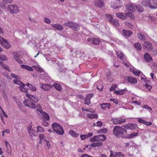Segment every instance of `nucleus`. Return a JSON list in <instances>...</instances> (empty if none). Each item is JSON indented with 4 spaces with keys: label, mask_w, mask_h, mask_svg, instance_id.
<instances>
[{
    "label": "nucleus",
    "mask_w": 157,
    "mask_h": 157,
    "mask_svg": "<svg viewBox=\"0 0 157 157\" xmlns=\"http://www.w3.org/2000/svg\"><path fill=\"white\" fill-rule=\"evenodd\" d=\"M113 134L117 138H124L127 132L125 129L120 126H116L113 128Z\"/></svg>",
    "instance_id": "obj_1"
},
{
    "label": "nucleus",
    "mask_w": 157,
    "mask_h": 157,
    "mask_svg": "<svg viewBox=\"0 0 157 157\" xmlns=\"http://www.w3.org/2000/svg\"><path fill=\"white\" fill-rule=\"evenodd\" d=\"M52 128L54 132L58 134L63 135L64 133L63 127L59 124L55 122L52 124Z\"/></svg>",
    "instance_id": "obj_2"
},
{
    "label": "nucleus",
    "mask_w": 157,
    "mask_h": 157,
    "mask_svg": "<svg viewBox=\"0 0 157 157\" xmlns=\"http://www.w3.org/2000/svg\"><path fill=\"white\" fill-rule=\"evenodd\" d=\"M63 25L65 26L69 27L76 31L78 30L80 28L78 24L72 22H66L63 24Z\"/></svg>",
    "instance_id": "obj_3"
},
{
    "label": "nucleus",
    "mask_w": 157,
    "mask_h": 157,
    "mask_svg": "<svg viewBox=\"0 0 157 157\" xmlns=\"http://www.w3.org/2000/svg\"><path fill=\"white\" fill-rule=\"evenodd\" d=\"M23 104L25 106H28L33 109H35L36 107L39 109H41V106L40 105L38 104L37 106H36V105L33 102L30 101L29 100L27 99H25L24 101Z\"/></svg>",
    "instance_id": "obj_4"
},
{
    "label": "nucleus",
    "mask_w": 157,
    "mask_h": 157,
    "mask_svg": "<svg viewBox=\"0 0 157 157\" xmlns=\"http://www.w3.org/2000/svg\"><path fill=\"white\" fill-rule=\"evenodd\" d=\"M0 43L1 45L6 49H9L10 45L7 42V41L0 36Z\"/></svg>",
    "instance_id": "obj_5"
},
{
    "label": "nucleus",
    "mask_w": 157,
    "mask_h": 157,
    "mask_svg": "<svg viewBox=\"0 0 157 157\" xmlns=\"http://www.w3.org/2000/svg\"><path fill=\"white\" fill-rule=\"evenodd\" d=\"M8 10L10 11V13H15L18 10V9L17 6L14 5H8Z\"/></svg>",
    "instance_id": "obj_6"
},
{
    "label": "nucleus",
    "mask_w": 157,
    "mask_h": 157,
    "mask_svg": "<svg viewBox=\"0 0 157 157\" xmlns=\"http://www.w3.org/2000/svg\"><path fill=\"white\" fill-rule=\"evenodd\" d=\"M94 4L97 7L101 8L105 6L104 0H96L94 1Z\"/></svg>",
    "instance_id": "obj_7"
},
{
    "label": "nucleus",
    "mask_w": 157,
    "mask_h": 157,
    "mask_svg": "<svg viewBox=\"0 0 157 157\" xmlns=\"http://www.w3.org/2000/svg\"><path fill=\"white\" fill-rule=\"evenodd\" d=\"M40 87L44 90H49L51 88H52V86L50 84H47L43 85L42 84H40Z\"/></svg>",
    "instance_id": "obj_8"
},
{
    "label": "nucleus",
    "mask_w": 157,
    "mask_h": 157,
    "mask_svg": "<svg viewBox=\"0 0 157 157\" xmlns=\"http://www.w3.org/2000/svg\"><path fill=\"white\" fill-rule=\"evenodd\" d=\"M26 96L30 100V101H31L32 102L33 101L35 103H36L39 100L37 97L36 96H34L33 95H30L28 94H26Z\"/></svg>",
    "instance_id": "obj_9"
},
{
    "label": "nucleus",
    "mask_w": 157,
    "mask_h": 157,
    "mask_svg": "<svg viewBox=\"0 0 157 157\" xmlns=\"http://www.w3.org/2000/svg\"><path fill=\"white\" fill-rule=\"evenodd\" d=\"M125 78L128 82L132 84H135L137 82V79L131 76L126 77Z\"/></svg>",
    "instance_id": "obj_10"
},
{
    "label": "nucleus",
    "mask_w": 157,
    "mask_h": 157,
    "mask_svg": "<svg viewBox=\"0 0 157 157\" xmlns=\"http://www.w3.org/2000/svg\"><path fill=\"white\" fill-rule=\"evenodd\" d=\"M93 94H88L86 95L84 100L85 104L87 105L90 104V99L93 97Z\"/></svg>",
    "instance_id": "obj_11"
},
{
    "label": "nucleus",
    "mask_w": 157,
    "mask_h": 157,
    "mask_svg": "<svg viewBox=\"0 0 157 157\" xmlns=\"http://www.w3.org/2000/svg\"><path fill=\"white\" fill-rule=\"evenodd\" d=\"M122 2H119L117 1L116 2L112 3L111 5V6L114 9H117L122 6Z\"/></svg>",
    "instance_id": "obj_12"
},
{
    "label": "nucleus",
    "mask_w": 157,
    "mask_h": 157,
    "mask_svg": "<svg viewBox=\"0 0 157 157\" xmlns=\"http://www.w3.org/2000/svg\"><path fill=\"white\" fill-rule=\"evenodd\" d=\"M116 15L117 17L121 19L125 20L127 19V18L128 15V13H116Z\"/></svg>",
    "instance_id": "obj_13"
},
{
    "label": "nucleus",
    "mask_w": 157,
    "mask_h": 157,
    "mask_svg": "<svg viewBox=\"0 0 157 157\" xmlns=\"http://www.w3.org/2000/svg\"><path fill=\"white\" fill-rule=\"evenodd\" d=\"M106 17H108L109 18H110L109 20V21L112 23L114 25L117 26L119 25L117 20L114 19L112 17L111 15L109 14H106Z\"/></svg>",
    "instance_id": "obj_14"
},
{
    "label": "nucleus",
    "mask_w": 157,
    "mask_h": 157,
    "mask_svg": "<svg viewBox=\"0 0 157 157\" xmlns=\"http://www.w3.org/2000/svg\"><path fill=\"white\" fill-rule=\"evenodd\" d=\"M143 46L144 48L148 49L149 51H150L152 48V44L148 41H146L144 43Z\"/></svg>",
    "instance_id": "obj_15"
},
{
    "label": "nucleus",
    "mask_w": 157,
    "mask_h": 157,
    "mask_svg": "<svg viewBox=\"0 0 157 157\" xmlns=\"http://www.w3.org/2000/svg\"><path fill=\"white\" fill-rule=\"evenodd\" d=\"M150 8L152 9L157 8V0H149Z\"/></svg>",
    "instance_id": "obj_16"
},
{
    "label": "nucleus",
    "mask_w": 157,
    "mask_h": 157,
    "mask_svg": "<svg viewBox=\"0 0 157 157\" xmlns=\"http://www.w3.org/2000/svg\"><path fill=\"white\" fill-rule=\"evenodd\" d=\"M37 110L39 111L44 118L46 119L47 121L49 120V116L47 113L43 111L42 110H40V109H38Z\"/></svg>",
    "instance_id": "obj_17"
},
{
    "label": "nucleus",
    "mask_w": 157,
    "mask_h": 157,
    "mask_svg": "<svg viewBox=\"0 0 157 157\" xmlns=\"http://www.w3.org/2000/svg\"><path fill=\"white\" fill-rule=\"evenodd\" d=\"M111 121H113V123L115 124H121L123 122V119L121 118L119 119L114 118L112 119Z\"/></svg>",
    "instance_id": "obj_18"
},
{
    "label": "nucleus",
    "mask_w": 157,
    "mask_h": 157,
    "mask_svg": "<svg viewBox=\"0 0 157 157\" xmlns=\"http://www.w3.org/2000/svg\"><path fill=\"white\" fill-rule=\"evenodd\" d=\"M144 57L147 62H150V61L152 60V59L150 54L147 52L144 54Z\"/></svg>",
    "instance_id": "obj_19"
},
{
    "label": "nucleus",
    "mask_w": 157,
    "mask_h": 157,
    "mask_svg": "<svg viewBox=\"0 0 157 157\" xmlns=\"http://www.w3.org/2000/svg\"><path fill=\"white\" fill-rule=\"evenodd\" d=\"M95 85H96V87L100 91L102 90L104 86L101 82L98 81L96 82Z\"/></svg>",
    "instance_id": "obj_20"
},
{
    "label": "nucleus",
    "mask_w": 157,
    "mask_h": 157,
    "mask_svg": "<svg viewBox=\"0 0 157 157\" xmlns=\"http://www.w3.org/2000/svg\"><path fill=\"white\" fill-rule=\"evenodd\" d=\"M126 7L128 11H131V12H133L135 11V9L133 5L132 4H129L127 5L126 6Z\"/></svg>",
    "instance_id": "obj_21"
},
{
    "label": "nucleus",
    "mask_w": 157,
    "mask_h": 157,
    "mask_svg": "<svg viewBox=\"0 0 157 157\" xmlns=\"http://www.w3.org/2000/svg\"><path fill=\"white\" fill-rule=\"evenodd\" d=\"M51 26L58 30H62L63 29V27L62 25L58 24H52Z\"/></svg>",
    "instance_id": "obj_22"
},
{
    "label": "nucleus",
    "mask_w": 157,
    "mask_h": 157,
    "mask_svg": "<svg viewBox=\"0 0 157 157\" xmlns=\"http://www.w3.org/2000/svg\"><path fill=\"white\" fill-rule=\"evenodd\" d=\"M138 132H134L132 133L131 134H129L128 135L126 134L124 136V138H128V139H131L133 138L135 136H138Z\"/></svg>",
    "instance_id": "obj_23"
},
{
    "label": "nucleus",
    "mask_w": 157,
    "mask_h": 157,
    "mask_svg": "<svg viewBox=\"0 0 157 157\" xmlns=\"http://www.w3.org/2000/svg\"><path fill=\"white\" fill-rule=\"evenodd\" d=\"M150 1L149 0H144L141 2L142 5L144 7L148 6L150 8Z\"/></svg>",
    "instance_id": "obj_24"
},
{
    "label": "nucleus",
    "mask_w": 157,
    "mask_h": 157,
    "mask_svg": "<svg viewBox=\"0 0 157 157\" xmlns=\"http://www.w3.org/2000/svg\"><path fill=\"white\" fill-rule=\"evenodd\" d=\"M57 90L60 91L62 90V87L61 85L59 83H55L52 85Z\"/></svg>",
    "instance_id": "obj_25"
},
{
    "label": "nucleus",
    "mask_w": 157,
    "mask_h": 157,
    "mask_svg": "<svg viewBox=\"0 0 157 157\" xmlns=\"http://www.w3.org/2000/svg\"><path fill=\"white\" fill-rule=\"evenodd\" d=\"M13 1V0H2V3L1 4V6L2 7L4 8L5 7L6 4L8 3H11Z\"/></svg>",
    "instance_id": "obj_26"
},
{
    "label": "nucleus",
    "mask_w": 157,
    "mask_h": 157,
    "mask_svg": "<svg viewBox=\"0 0 157 157\" xmlns=\"http://www.w3.org/2000/svg\"><path fill=\"white\" fill-rule=\"evenodd\" d=\"M135 7L138 11L139 13H141L144 10V8L140 4H138L136 5Z\"/></svg>",
    "instance_id": "obj_27"
},
{
    "label": "nucleus",
    "mask_w": 157,
    "mask_h": 157,
    "mask_svg": "<svg viewBox=\"0 0 157 157\" xmlns=\"http://www.w3.org/2000/svg\"><path fill=\"white\" fill-rule=\"evenodd\" d=\"M110 103H102L101 105V108L103 109H105L107 108L108 109H110Z\"/></svg>",
    "instance_id": "obj_28"
},
{
    "label": "nucleus",
    "mask_w": 157,
    "mask_h": 157,
    "mask_svg": "<svg viewBox=\"0 0 157 157\" xmlns=\"http://www.w3.org/2000/svg\"><path fill=\"white\" fill-rule=\"evenodd\" d=\"M21 67L24 69H25L29 71H33V69L30 67L24 65H21Z\"/></svg>",
    "instance_id": "obj_29"
},
{
    "label": "nucleus",
    "mask_w": 157,
    "mask_h": 157,
    "mask_svg": "<svg viewBox=\"0 0 157 157\" xmlns=\"http://www.w3.org/2000/svg\"><path fill=\"white\" fill-rule=\"evenodd\" d=\"M103 145V143L101 142H97L92 143L91 144V146L93 147H99L102 146Z\"/></svg>",
    "instance_id": "obj_30"
},
{
    "label": "nucleus",
    "mask_w": 157,
    "mask_h": 157,
    "mask_svg": "<svg viewBox=\"0 0 157 157\" xmlns=\"http://www.w3.org/2000/svg\"><path fill=\"white\" fill-rule=\"evenodd\" d=\"M98 136V141H104L106 139V136L105 135L102 134L97 136Z\"/></svg>",
    "instance_id": "obj_31"
},
{
    "label": "nucleus",
    "mask_w": 157,
    "mask_h": 157,
    "mask_svg": "<svg viewBox=\"0 0 157 157\" xmlns=\"http://www.w3.org/2000/svg\"><path fill=\"white\" fill-rule=\"evenodd\" d=\"M134 46L136 50L139 51L141 50L142 47L140 43L137 42L135 43Z\"/></svg>",
    "instance_id": "obj_32"
},
{
    "label": "nucleus",
    "mask_w": 157,
    "mask_h": 157,
    "mask_svg": "<svg viewBox=\"0 0 157 157\" xmlns=\"http://www.w3.org/2000/svg\"><path fill=\"white\" fill-rule=\"evenodd\" d=\"M69 133L72 136L74 137H77L79 136V134H78L77 133L71 130H70L69 132Z\"/></svg>",
    "instance_id": "obj_33"
},
{
    "label": "nucleus",
    "mask_w": 157,
    "mask_h": 157,
    "mask_svg": "<svg viewBox=\"0 0 157 157\" xmlns=\"http://www.w3.org/2000/svg\"><path fill=\"white\" fill-rule=\"evenodd\" d=\"M123 33L124 34L127 36H129L131 35H132V33L130 30H123Z\"/></svg>",
    "instance_id": "obj_34"
},
{
    "label": "nucleus",
    "mask_w": 157,
    "mask_h": 157,
    "mask_svg": "<svg viewBox=\"0 0 157 157\" xmlns=\"http://www.w3.org/2000/svg\"><path fill=\"white\" fill-rule=\"evenodd\" d=\"M137 36L139 39L141 40H144L145 39V36L142 33H139L137 34Z\"/></svg>",
    "instance_id": "obj_35"
},
{
    "label": "nucleus",
    "mask_w": 157,
    "mask_h": 157,
    "mask_svg": "<svg viewBox=\"0 0 157 157\" xmlns=\"http://www.w3.org/2000/svg\"><path fill=\"white\" fill-rule=\"evenodd\" d=\"M114 156H116V157H124V155L121 152H114Z\"/></svg>",
    "instance_id": "obj_36"
},
{
    "label": "nucleus",
    "mask_w": 157,
    "mask_h": 157,
    "mask_svg": "<svg viewBox=\"0 0 157 157\" xmlns=\"http://www.w3.org/2000/svg\"><path fill=\"white\" fill-rule=\"evenodd\" d=\"M87 117L90 119H92L94 118H98V115L97 114H89L87 115Z\"/></svg>",
    "instance_id": "obj_37"
},
{
    "label": "nucleus",
    "mask_w": 157,
    "mask_h": 157,
    "mask_svg": "<svg viewBox=\"0 0 157 157\" xmlns=\"http://www.w3.org/2000/svg\"><path fill=\"white\" fill-rule=\"evenodd\" d=\"M20 90L22 92H27V90L29 89V88L27 87H25V86H19Z\"/></svg>",
    "instance_id": "obj_38"
},
{
    "label": "nucleus",
    "mask_w": 157,
    "mask_h": 157,
    "mask_svg": "<svg viewBox=\"0 0 157 157\" xmlns=\"http://www.w3.org/2000/svg\"><path fill=\"white\" fill-rule=\"evenodd\" d=\"M107 132V129L106 128H104L98 130L97 132L98 134H101L102 133H105Z\"/></svg>",
    "instance_id": "obj_39"
},
{
    "label": "nucleus",
    "mask_w": 157,
    "mask_h": 157,
    "mask_svg": "<svg viewBox=\"0 0 157 157\" xmlns=\"http://www.w3.org/2000/svg\"><path fill=\"white\" fill-rule=\"evenodd\" d=\"M100 43V41L97 39L93 38L92 39V43L93 44H94L95 45H98Z\"/></svg>",
    "instance_id": "obj_40"
},
{
    "label": "nucleus",
    "mask_w": 157,
    "mask_h": 157,
    "mask_svg": "<svg viewBox=\"0 0 157 157\" xmlns=\"http://www.w3.org/2000/svg\"><path fill=\"white\" fill-rule=\"evenodd\" d=\"M90 141L91 142H94V141H98V136H94V137L91 138L90 139Z\"/></svg>",
    "instance_id": "obj_41"
},
{
    "label": "nucleus",
    "mask_w": 157,
    "mask_h": 157,
    "mask_svg": "<svg viewBox=\"0 0 157 157\" xmlns=\"http://www.w3.org/2000/svg\"><path fill=\"white\" fill-rule=\"evenodd\" d=\"M124 24L126 26L129 27L131 29L133 28V25L127 22V21H125L124 22Z\"/></svg>",
    "instance_id": "obj_42"
},
{
    "label": "nucleus",
    "mask_w": 157,
    "mask_h": 157,
    "mask_svg": "<svg viewBox=\"0 0 157 157\" xmlns=\"http://www.w3.org/2000/svg\"><path fill=\"white\" fill-rule=\"evenodd\" d=\"M137 128V125L135 124H132V125L130 127V129L131 130L136 129Z\"/></svg>",
    "instance_id": "obj_43"
},
{
    "label": "nucleus",
    "mask_w": 157,
    "mask_h": 157,
    "mask_svg": "<svg viewBox=\"0 0 157 157\" xmlns=\"http://www.w3.org/2000/svg\"><path fill=\"white\" fill-rule=\"evenodd\" d=\"M132 124H127L125 125H124L123 126V127L126 128V129H129L130 128V127L131 125H132Z\"/></svg>",
    "instance_id": "obj_44"
},
{
    "label": "nucleus",
    "mask_w": 157,
    "mask_h": 157,
    "mask_svg": "<svg viewBox=\"0 0 157 157\" xmlns=\"http://www.w3.org/2000/svg\"><path fill=\"white\" fill-rule=\"evenodd\" d=\"M44 22L47 23V24H50L51 21L47 17H44Z\"/></svg>",
    "instance_id": "obj_45"
},
{
    "label": "nucleus",
    "mask_w": 157,
    "mask_h": 157,
    "mask_svg": "<svg viewBox=\"0 0 157 157\" xmlns=\"http://www.w3.org/2000/svg\"><path fill=\"white\" fill-rule=\"evenodd\" d=\"M117 57L120 58L121 59H123L124 56V54L121 53H120L119 54L117 52Z\"/></svg>",
    "instance_id": "obj_46"
},
{
    "label": "nucleus",
    "mask_w": 157,
    "mask_h": 157,
    "mask_svg": "<svg viewBox=\"0 0 157 157\" xmlns=\"http://www.w3.org/2000/svg\"><path fill=\"white\" fill-rule=\"evenodd\" d=\"M29 88L31 90L33 91H36V88L32 85H30Z\"/></svg>",
    "instance_id": "obj_47"
},
{
    "label": "nucleus",
    "mask_w": 157,
    "mask_h": 157,
    "mask_svg": "<svg viewBox=\"0 0 157 157\" xmlns=\"http://www.w3.org/2000/svg\"><path fill=\"white\" fill-rule=\"evenodd\" d=\"M16 84H18L19 85H20L21 86H25V84L24 83H23L19 81H18V80Z\"/></svg>",
    "instance_id": "obj_48"
},
{
    "label": "nucleus",
    "mask_w": 157,
    "mask_h": 157,
    "mask_svg": "<svg viewBox=\"0 0 157 157\" xmlns=\"http://www.w3.org/2000/svg\"><path fill=\"white\" fill-rule=\"evenodd\" d=\"M138 122L140 123H143L144 124H146V121L141 119H139L138 120Z\"/></svg>",
    "instance_id": "obj_49"
},
{
    "label": "nucleus",
    "mask_w": 157,
    "mask_h": 157,
    "mask_svg": "<svg viewBox=\"0 0 157 157\" xmlns=\"http://www.w3.org/2000/svg\"><path fill=\"white\" fill-rule=\"evenodd\" d=\"M102 124V123L101 121H98L97 122V125H96V126L100 127Z\"/></svg>",
    "instance_id": "obj_50"
},
{
    "label": "nucleus",
    "mask_w": 157,
    "mask_h": 157,
    "mask_svg": "<svg viewBox=\"0 0 157 157\" xmlns=\"http://www.w3.org/2000/svg\"><path fill=\"white\" fill-rule=\"evenodd\" d=\"M80 138L82 140H83L87 137L86 135H80Z\"/></svg>",
    "instance_id": "obj_51"
},
{
    "label": "nucleus",
    "mask_w": 157,
    "mask_h": 157,
    "mask_svg": "<svg viewBox=\"0 0 157 157\" xmlns=\"http://www.w3.org/2000/svg\"><path fill=\"white\" fill-rule=\"evenodd\" d=\"M117 87L116 85H114L113 86H112L109 89L110 91L114 90Z\"/></svg>",
    "instance_id": "obj_52"
},
{
    "label": "nucleus",
    "mask_w": 157,
    "mask_h": 157,
    "mask_svg": "<svg viewBox=\"0 0 157 157\" xmlns=\"http://www.w3.org/2000/svg\"><path fill=\"white\" fill-rule=\"evenodd\" d=\"M11 76L12 78H17V77H19V76L12 73L11 74Z\"/></svg>",
    "instance_id": "obj_53"
},
{
    "label": "nucleus",
    "mask_w": 157,
    "mask_h": 157,
    "mask_svg": "<svg viewBox=\"0 0 157 157\" xmlns=\"http://www.w3.org/2000/svg\"><path fill=\"white\" fill-rule=\"evenodd\" d=\"M110 100L111 101H113L116 104H118L119 103L118 101L116 99H110Z\"/></svg>",
    "instance_id": "obj_54"
},
{
    "label": "nucleus",
    "mask_w": 157,
    "mask_h": 157,
    "mask_svg": "<svg viewBox=\"0 0 157 157\" xmlns=\"http://www.w3.org/2000/svg\"><path fill=\"white\" fill-rule=\"evenodd\" d=\"M2 67L3 68H5V69L8 70V71H10V68H9V67L6 65L4 64Z\"/></svg>",
    "instance_id": "obj_55"
},
{
    "label": "nucleus",
    "mask_w": 157,
    "mask_h": 157,
    "mask_svg": "<svg viewBox=\"0 0 157 157\" xmlns=\"http://www.w3.org/2000/svg\"><path fill=\"white\" fill-rule=\"evenodd\" d=\"M14 59L17 63L20 64H22L23 63V62L19 59L14 58Z\"/></svg>",
    "instance_id": "obj_56"
},
{
    "label": "nucleus",
    "mask_w": 157,
    "mask_h": 157,
    "mask_svg": "<svg viewBox=\"0 0 157 157\" xmlns=\"http://www.w3.org/2000/svg\"><path fill=\"white\" fill-rule=\"evenodd\" d=\"M133 73L136 75L139 76L140 73V71H134Z\"/></svg>",
    "instance_id": "obj_57"
},
{
    "label": "nucleus",
    "mask_w": 157,
    "mask_h": 157,
    "mask_svg": "<svg viewBox=\"0 0 157 157\" xmlns=\"http://www.w3.org/2000/svg\"><path fill=\"white\" fill-rule=\"evenodd\" d=\"M38 128H39L40 129V131L41 132H43L44 131V128L42 127H41L40 126H38Z\"/></svg>",
    "instance_id": "obj_58"
},
{
    "label": "nucleus",
    "mask_w": 157,
    "mask_h": 157,
    "mask_svg": "<svg viewBox=\"0 0 157 157\" xmlns=\"http://www.w3.org/2000/svg\"><path fill=\"white\" fill-rule=\"evenodd\" d=\"M45 141H46V145L48 147V149H49L50 147V144H49V142L48 141H47L45 140H44Z\"/></svg>",
    "instance_id": "obj_59"
},
{
    "label": "nucleus",
    "mask_w": 157,
    "mask_h": 157,
    "mask_svg": "<svg viewBox=\"0 0 157 157\" xmlns=\"http://www.w3.org/2000/svg\"><path fill=\"white\" fill-rule=\"evenodd\" d=\"M149 20H151L152 21H154L155 20V17L152 16H149Z\"/></svg>",
    "instance_id": "obj_60"
},
{
    "label": "nucleus",
    "mask_w": 157,
    "mask_h": 157,
    "mask_svg": "<svg viewBox=\"0 0 157 157\" xmlns=\"http://www.w3.org/2000/svg\"><path fill=\"white\" fill-rule=\"evenodd\" d=\"M33 68H34V69L38 71H39V70H40V67H37L36 66H33L32 67Z\"/></svg>",
    "instance_id": "obj_61"
},
{
    "label": "nucleus",
    "mask_w": 157,
    "mask_h": 157,
    "mask_svg": "<svg viewBox=\"0 0 157 157\" xmlns=\"http://www.w3.org/2000/svg\"><path fill=\"white\" fill-rule=\"evenodd\" d=\"M13 56L15 58H17L18 57V56L17 54V53L16 52H13Z\"/></svg>",
    "instance_id": "obj_62"
},
{
    "label": "nucleus",
    "mask_w": 157,
    "mask_h": 157,
    "mask_svg": "<svg viewBox=\"0 0 157 157\" xmlns=\"http://www.w3.org/2000/svg\"><path fill=\"white\" fill-rule=\"evenodd\" d=\"M145 85L146 88H148L149 90H151L152 87L151 86V85H149L147 84H146Z\"/></svg>",
    "instance_id": "obj_63"
},
{
    "label": "nucleus",
    "mask_w": 157,
    "mask_h": 157,
    "mask_svg": "<svg viewBox=\"0 0 157 157\" xmlns=\"http://www.w3.org/2000/svg\"><path fill=\"white\" fill-rule=\"evenodd\" d=\"M80 157H93L90 156L87 154H83Z\"/></svg>",
    "instance_id": "obj_64"
}]
</instances>
